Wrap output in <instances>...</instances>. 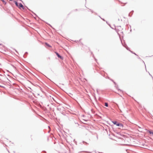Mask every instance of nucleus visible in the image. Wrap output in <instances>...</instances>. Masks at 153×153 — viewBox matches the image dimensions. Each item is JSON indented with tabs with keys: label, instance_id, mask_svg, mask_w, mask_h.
I'll use <instances>...</instances> for the list:
<instances>
[{
	"label": "nucleus",
	"instance_id": "nucleus-1",
	"mask_svg": "<svg viewBox=\"0 0 153 153\" xmlns=\"http://www.w3.org/2000/svg\"><path fill=\"white\" fill-rule=\"evenodd\" d=\"M14 2L16 6L18 7L19 9L22 8V9H24V7L23 5L21 3L18 4L16 1H15Z\"/></svg>",
	"mask_w": 153,
	"mask_h": 153
},
{
	"label": "nucleus",
	"instance_id": "nucleus-2",
	"mask_svg": "<svg viewBox=\"0 0 153 153\" xmlns=\"http://www.w3.org/2000/svg\"><path fill=\"white\" fill-rule=\"evenodd\" d=\"M117 126L122 128L123 127V125L122 123H117Z\"/></svg>",
	"mask_w": 153,
	"mask_h": 153
},
{
	"label": "nucleus",
	"instance_id": "nucleus-3",
	"mask_svg": "<svg viewBox=\"0 0 153 153\" xmlns=\"http://www.w3.org/2000/svg\"><path fill=\"white\" fill-rule=\"evenodd\" d=\"M55 53H56V55L59 58H60L62 59V56H60L58 53L56 52H55Z\"/></svg>",
	"mask_w": 153,
	"mask_h": 153
},
{
	"label": "nucleus",
	"instance_id": "nucleus-4",
	"mask_svg": "<svg viewBox=\"0 0 153 153\" xmlns=\"http://www.w3.org/2000/svg\"><path fill=\"white\" fill-rule=\"evenodd\" d=\"M112 123L114 125H116L117 126V122L116 121H113L112 122Z\"/></svg>",
	"mask_w": 153,
	"mask_h": 153
},
{
	"label": "nucleus",
	"instance_id": "nucleus-5",
	"mask_svg": "<svg viewBox=\"0 0 153 153\" xmlns=\"http://www.w3.org/2000/svg\"><path fill=\"white\" fill-rule=\"evenodd\" d=\"M105 106H106V107L108 106V104L107 103H105Z\"/></svg>",
	"mask_w": 153,
	"mask_h": 153
},
{
	"label": "nucleus",
	"instance_id": "nucleus-6",
	"mask_svg": "<svg viewBox=\"0 0 153 153\" xmlns=\"http://www.w3.org/2000/svg\"><path fill=\"white\" fill-rule=\"evenodd\" d=\"M149 133L150 134H153V132H152L150 131H149Z\"/></svg>",
	"mask_w": 153,
	"mask_h": 153
},
{
	"label": "nucleus",
	"instance_id": "nucleus-7",
	"mask_svg": "<svg viewBox=\"0 0 153 153\" xmlns=\"http://www.w3.org/2000/svg\"><path fill=\"white\" fill-rule=\"evenodd\" d=\"M45 44L48 46L49 47H51V46L48 44V43H45Z\"/></svg>",
	"mask_w": 153,
	"mask_h": 153
},
{
	"label": "nucleus",
	"instance_id": "nucleus-8",
	"mask_svg": "<svg viewBox=\"0 0 153 153\" xmlns=\"http://www.w3.org/2000/svg\"><path fill=\"white\" fill-rule=\"evenodd\" d=\"M4 3H5V2L4 0H1Z\"/></svg>",
	"mask_w": 153,
	"mask_h": 153
},
{
	"label": "nucleus",
	"instance_id": "nucleus-9",
	"mask_svg": "<svg viewBox=\"0 0 153 153\" xmlns=\"http://www.w3.org/2000/svg\"><path fill=\"white\" fill-rule=\"evenodd\" d=\"M0 45H1L0 44Z\"/></svg>",
	"mask_w": 153,
	"mask_h": 153
}]
</instances>
